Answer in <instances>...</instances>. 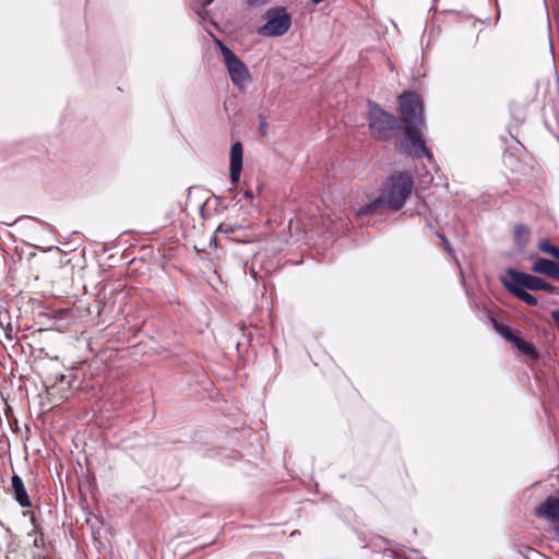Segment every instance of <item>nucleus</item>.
I'll return each instance as SVG.
<instances>
[{
	"label": "nucleus",
	"mask_w": 559,
	"mask_h": 559,
	"mask_svg": "<svg viewBox=\"0 0 559 559\" xmlns=\"http://www.w3.org/2000/svg\"><path fill=\"white\" fill-rule=\"evenodd\" d=\"M528 228L525 225H516L514 227V238L518 242L523 246L526 242L528 236Z\"/></svg>",
	"instance_id": "nucleus-16"
},
{
	"label": "nucleus",
	"mask_w": 559,
	"mask_h": 559,
	"mask_svg": "<svg viewBox=\"0 0 559 559\" xmlns=\"http://www.w3.org/2000/svg\"><path fill=\"white\" fill-rule=\"evenodd\" d=\"M214 0H205V3L204 4H210L212 3Z\"/></svg>",
	"instance_id": "nucleus-23"
},
{
	"label": "nucleus",
	"mask_w": 559,
	"mask_h": 559,
	"mask_svg": "<svg viewBox=\"0 0 559 559\" xmlns=\"http://www.w3.org/2000/svg\"><path fill=\"white\" fill-rule=\"evenodd\" d=\"M438 237L441 239V241L443 242V246L445 247L447 251L449 253H452L453 252V248L451 247L449 240L442 235V234H438Z\"/></svg>",
	"instance_id": "nucleus-19"
},
{
	"label": "nucleus",
	"mask_w": 559,
	"mask_h": 559,
	"mask_svg": "<svg viewBox=\"0 0 559 559\" xmlns=\"http://www.w3.org/2000/svg\"><path fill=\"white\" fill-rule=\"evenodd\" d=\"M367 121L371 136L379 141L390 140L400 129V120L373 100H368Z\"/></svg>",
	"instance_id": "nucleus-3"
},
{
	"label": "nucleus",
	"mask_w": 559,
	"mask_h": 559,
	"mask_svg": "<svg viewBox=\"0 0 559 559\" xmlns=\"http://www.w3.org/2000/svg\"><path fill=\"white\" fill-rule=\"evenodd\" d=\"M557 263L545 258H538L534 261L531 266V271L534 273L547 275L552 277Z\"/></svg>",
	"instance_id": "nucleus-10"
},
{
	"label": "nucleus",
	"mask_w": 559,
	"mask_h": 559,
	"mask_svg": "<svg viewBox=\"0 0 559 559\" xmlns=\"http://www.w3.org/2000/svg\"><path fill=\"white\" fill-rule=\"evenodd\" d=\"M537 516L550 522L559 523V499L548 497L537 509Z\"/></svg>",
	"instance_id": "nucleus-9"
},
{
	"label": "nucleus",
	"mask_w": 559,
	"mask_h": 559,
	"mask_svg": "<svg viewBox=\"0 0 559 559\" xmlns=\"http://www.w3.org/2000/svg\"><path fill=\"white\" fill-rule=\"evenodd\" d=\"M512 344L524 356L530 357L532 359H536L538 357V354H537L535 347L532 344L521 340L520 337L516 336V337L512 338Z\"/></svg>",
	"instance_id": "nucleus-12"
},
{
	"label": "nucleus",
	"mask_w": 559,
	"mask_h": 559,
	"mask_svg": "<svg viewBox=\"0 0 559 559\" xmlns=\"http://www.w3.org/2000/svg\"><path fill=\"white\" fill-rule=\"evenodd\" d=\"M538 249L544 252V253H547L549 255H551L552 258L559 260V248L554 246L550 240L548 239H542L539 240L538 242Z\"/></svg>",
	"instance_id": "nucleus-14"
},
{
	"label": "nucleus",
	"mask_w": 559,
	"mask_h": 559,
	"mask_svg": "<svg viewBox=\"0 0 559 559\" xmlns=\"http://www.w3.org/2000/svg\"><path fill=\"white\" fill-rule=\"evenodd\" d=\"M539 290H545V292L550 293V294H557L558 293V288L556 286L551 285L550 283H548V282H546L544 280L540 283Z\"/></svg>",
	"instance_id": "nucleus-18"
},
{
	"label": "nucleus",
	"mask_w": 559,
	"mask_h": 559,
	"mask_svg": "<svg viewBox=\"0 0 559 559\" xmlns=\"http://www.w3.org/2000/svg\"><path fill=\"white\" fill-rule=\"evenodd\" d=\"M506 288L512 293L515 297L524 301L528 306H536L537 305V298L533 296L532 294L527 293L525 289H521L520 287H514L511 285H504Z\"/></svg>",
	"instance_id": "nucleus-13"
},
{
	"label": "nucleus",
	"mask_w": 559,
	"mask_h": 559,
	"mask_svg": "<svg viewBox=\"0 0 559 559\" xmlns=\"http://www.w3.org/2000/svg\"><path fill=\"white\" fill-rule=\"evenodd\" d=\"M243 197L248 200H252L253 199V192L250 191V190H247L245 193H243Z\"/></svg>",
	"instance_id": "nucleus-22"
},
{
	"label": "nucleus",
	"mask_w": 559,
	"mask_h": 559,
	"mask_svg": "<svg viewBox=\"0 0 559 559\" xmlns=\"http://www.w3.org/2000/svg\"><path fill=\"white\" fill-rule=\"evenodd\" d=\"M24 516H29V520L33 524H35V514L31 511H23Z\"/></svg>",
	"instance_id": "nucleus-20"
},
{
	"label": "nucleus",
	"mask_w": 559,
	"mask_h": 559,
	"mask_svg": "<svg viewBox=\"0 0 559 559\" xmlns=\"http://www.w3.org/2000/svg\"><path fill=\"white\" fill-rule=\"evenodd\" d=\"M219 48L230 80L239 90L243 91L250 81V73L247 66L222 43H219Z\"/></svg>",
	"instance_id": "nucleus-5"
},
{
	"label": "nucleus",
	"mask_w": 559,
	"mask_h": 559,
	"mask_svg": "<svg viewBox=\"0 0 559 559\" xmlns=\"http://www.w3.org/2000/svg\"><path fill=\"white\" fill-rule=\"evenodd\" d=\"M263 17L265 23L259 27L258 33L265 37L283 36L292 26V15L286 7L271 8Z\"/></svg>",
	"instance_id": "nucleus-4"
},
{
	"label": "nucleus",
	"mask_w": 559,
	"mask_h": 559,
	"mask_svg": "<svg viewBox=\"0 0 559 559\" xmlns=\"http://www.w3.org/2000/svg\"><path fill=\"white\" fill-rule=\"evenodd\" d=\"M554 280L559 282V265L557 264L552 277Z\"/></svg>",
	"instance_id": "nucleus-21"
},
{
	"label": "nucleus",
	"mask_w": 559,
	"mask_h": 559,
	"mask_svg": "<svg viewBox=\"0 0 559 559\" xmlns=\"http://www.w3.org/2000/svg\"><path fill=\"white\" fill-rule=\"evenodd\" d=\"M543 278L538 276L510 269L508 271V277L503 280V284L520 287L525 290H539Z\"/></svg>",
	"instance_id": "nucleus-6"
},
{
	"label": "nucleus",
	"mask_w": 559,
	"mask_h": 559,
	"mask_svg": "<svg viewBox=\"0 0 559 559\" xmlns=\"http://www.w3.org/2000/svg\"><path fill=\"white\" fill-rule=\"evenodd\" d=\"M401 119L405 123V133L417 157L432 158L421 135L424 127V107L418 94L404 92L399 97Z\"/></svg>",
	"instance_id": "nucleus-1"
},
{
	"label": "nucleus",
	"mask_w": 559,
	"mask_h": 559,
	"mask_svg": "<svg viewBox=\"0 0 559 559\" xmlns=\"http://www.w3.org/2000/svg\"><path fill=\"white\" fill-rule=\"evenodd\" d=\"M238 229H239V226L228 223V222H224L218 225V227L216 228V233L231 235Z\"/></svg>",
	"instance_id": "nucleus-17"
},
{
	"label": "nucleus",
	"mask_w": 559,
	"mask_h": 559,
	"mask_svg": "<svg viewBox=\"0 0 559 559\" xmlns=\"http://www.w3.org/2000/svg\"><path fill=\"white\" fill-rule=\"evenodd\" d=\"M11 493L13 499L21 508L27 509L32 507V501L25 488L24 481L16 474L11 477Z\"/></svg>",
	"instance_id": "nucleus-8"
},
{
	"label": "nucleus",
	"mask_w": 559,
	"mask_h": 559,
	"mask_svg": "<svg viewBox=\"0 0 559 559\" xmlns=\"http://www.w3.org/2000/svg\"><path fill=\"white\" fill-rule=\"evenodd\" d=\"M493 322V326H495V330L501 335L503 336L507 341L511 342L512 343V338L516 337L512 331L510 330V328L508 325H504L502 323H499L497 321H492Z\"/></svg>",
	"instance_id": "nucleus-15"
},
{
	"label": "nucleus",
	"mask_w": 559,
	"mask_h": 559,
	"mask_svg": "<svg viewBox=\"0 0 559 559\" xmlns=\"http://www.w3.org/2000/svg\"><path fill=\"white\" fill-rule=\"evenodd\" d=\"M243 150L240 142H235L230 147V167L229 177L233 183H237L240 179L242 170Z\"/></svg>",
	"instance_id": "nucleus-7"
},
{
	"label": "nucleus",
	"mask_w": 559,
	"mask_h": 559,
	"mask_svg": "<svg viewBox=\"0 0 559 559\" xmlns=\"http://www.w3.org/2000/svg\"><path fill=\"white\" fill-rule=\"evenodd\" d=\"M380 209H386V207L384 206V203L381 200V198L378 197L374 200H372L371 202L359 207L356 211V216L361 217V216L374 215L379 212Z\"/></svg>",
	"instance_id": "nucleus-11"
},
{
	"label": "nucleus",
	"mask_w": 559,
	"mask_h": 559,
	"mask_svg": "<svg viewBox=\"0 0 559 559\" xmlns=\"http://www.w3.org/2000/svg\"><path fill=\"white\" fill-rule=\"evenodd\" d=\"M414 188L413 177L407 171L392 174L383 183L379 195L384 206L392 211L401 210Z\"/></svg>",
	"instance_id": "nucleus-2"
}]
</instances>
